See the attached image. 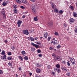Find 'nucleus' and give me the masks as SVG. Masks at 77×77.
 <instances>
[{
    "label": "nucleus",
    "mask_w": 77,
    "mask_h": 77,
    "mask_svg": "<svg viewBox=\"0 0 77 77\" xmlns=\"http://www.w3.org/2000/svg\"><path fill=\"white\" fill-rule=\"evenodd\" d=\"M57 72L58 73H59V72H61V70H60V69H58L57 70Z\"/></svg>",
    "instance_id": "35"
},
{
    "label": "nucleus",
    "mask_w": 77,
    "mask_h": 77,
    "mask_svg": "<svg viewBox=\"0 0 77 77\" xmlns=\"http://www.w3.org/2000/svg\"><path fill=\"white\" fill-rule=\"evenodd\" d=\"M8 64L9 66H12V63L11 62H9Z\"/></svg>",
    "instance_id": "22"
},
{
    "label": "nucleus",
    "mask_w": 77,
    "mask_h": 77,
    "mask_svg": "<svg viewBox=\"0 0 77 77\" xmlns=\"http://www.w3.org/2000/svg\"><path fill=\"white\" fill-rule=\"evenodd\" d=\"M20 8L21 9H25V7H24V6H21Z\"/></svg>",
    "instance_id": "49"
},
{
    "label": "nucleus",
    "mask_w": 77,
    "mask_h": 77,
    "mask_svg": "<svg viewBox=\"0 0 77 77\" xmlns=\"http://www.w3.org/2000/svg\"><path fill=\"white\" fill-rule=\"evenodd\" d=\"M61 69L63 70V71H67V70H68V69H66L65 68V67L62 66L61 67Z\"/></svg>",
    "instance_id": "8"
},
{
    "label": "nucleus",
    "mask_w": 77,
    "mask_h": 77,
    "mask_svg": "<svg viewBox=\"0 0 77 77\" xmlns=\"http://www.w3.org/2000/svg\"><path fill=\"white\" fill-rule=\"evenodd\" d=\"M54 34L56 36H59V33L57 32H54Z\"/></svg>",
    "instance_id": "18"
},
{
    "label": "nucleus",
    "mask_w": 77,
    "mask_h": 77,
    "mask_svg": "<svg viewBox=\"0 0 77 77\" xmlns=\"http://www.w3.org/2000/svg\"><path fill=\"white\" fill-rule=\"evenodd\" d=\"M15 48L14 46H12L11 47V50H14Z\"/></svg>",
    "instance_id": "23"
},
{
    "label": "nucleus",
    "mask_w": 77,
    "mask_h": 77,
    "mask_svg": "<svg viewBox=\"0 0 77 77\" xmlns=\"http://www.w3.org/2000/svg\"><path fill=\"white\" fill-rule=\"evenodd\" d=\"M39 57H42V54H39Z\"/></svg>",
    "instance_id": "47"
},
{
    "label": "nucleus",
    "mask_w": 77,
    "mask_h": 77,
    "mask_svg": "<svg viewBox=\"0 0 77 77\" xmlns=\"http://www.w3.org/2000/svg\"><path fill=\"white\" fill-rule=\"evenodd\" d=\"M54 42L55 44H59V42L57 40H55Z\"/></svg>",
    "instance_id": "21"
},
{
    "label": "nucleus",
    "mask_w": 77,
    "mask_h": 77,
    "mask_svg": "<svg viewBox=\"0 0 77 77\" xmlns=\"http://www.w3.org/2000/svg\"><path fill=\"white\" fill-rule=\"evenodd\" d=\"M19 59H20L21 60H23V58L22 57H21V56H20L19 57Z\"/></svg>",
    "instance_id": "39"
},
{
    "label": "nucleus",
    "mask_w": 77,
    "mask_h": 77,
    "mask_svg": "<svg viewBox=\"0 0 77 77\" xmlns=\"http://www.w3.org/2000/svg\"><path fill=\"white\" fill-rule=\"evenodd\" d=\"M70 73H67V76H69V75H70Z\"/></svg>",
    "instance_id": "51"
},
{
    "label": "nucleus",
    "mask_w": 77,
    "mask_h": 77,
    "mask_svg": "<svg viewBox=\"0 0 77 77\" xmlns=\"http://www.w3.org/2000/svg\"><path fill=\"white\" fill-rule=\"evenodd\" d=\"M22 23H23V22L21 21V20H18L17 23V24H18V26L20 27V26H21V24Z\"/></svg>",
    "instance_id": "2"
},
{
    "label": "nucleus",
    "mask_w": 77,
    "mask_h": 77,
    "mask_svg": "<svg viewBox=\"0 0 77 77\" xmlns=\"http://www.w3.org/2000/svg\"><path fill=\"white\" fill-rule=\"evenodd\" d=\"M25 60H27L28 59H29V58H28V57L25 56L24 58Z\"/></svg>",
    "instance_id": "20"
},
{
    "label": "nucleus",
    "mask_w": 77,
    "mask_h": 77,
    "mask_svg": "<svg viewBox=\"0 0 77 77\" xmlns=\"http://www.w3.org/2000/svg\"><path fill=\"white\" fill-rule=\"evenodd\" d=\"M52 56L55 58L56 57V54H52Z\"/></svg>",
    "instance_id": "40"
},
{
    "label": "nucleus",
    "mask_w": 77,
    "mask_h": 77,
    "mask_svg": "<svg viewBox=\"0 0 77 77\" xmlns=\"http://www.w3.org/2000/svg\"><path fill=\"white\" fill-rule=\"evenodd\" d=\"M75 20H74V19L73 18H71L69 20L70 22H71V23H74V22Z\"/></svg>",
    "instance_id": "10"
},
{
    "label": "nucleus",
    "mask_w": 77,
    "mask_h": 77,
    "mask_svg": "<svg viewBox=\"0 0 77 77\" xmlns=\"http://www.w3.org/2000/svg\"><path fill=\"white\" fill-rule=\"evenodd\" d=\"M51 44L53 45H54L56 44H55V43L54 42V41H53L51 42Z\"/></svg>",
    "instance_id": "24"
},
{
    "label": "nucleus",
    "mask_w": 77,
    "mask_h": 77,
    "mask_svg": "<svg viewBox=\"0 0 77 77\" xmlns=\"http://www.w3.org/2000/svg\"><path fill=\"white\" fill-rule=\"evenodd\" d=\"M26 74H23V77H26Z\"/></svg>",
    "instance_id": "59"
},
{
    "label": "nucleus",
    "mask_w": 77,
    "mask_h": 77,
    "mask_svg": "<svg viewBox=\"0 0 77 77\" xmlns=\"http://www.w3.org/2000/svg\"><path fill=\"white\" fill-rule=\"evenodd\" d=\"M7 59L9 60H11L12 59V57H8L7 58Z\"/></svg>",
    "instance_id": "28"
},
{
    "label": "nucleus",
    "mask_w": 77,
    "mask_h": 77,
    "mask_svg": "<svg viewBox=\"0 0 77 77\" xmlns=\"http://www.w3.org/2000/svg\"><path fill=\"white\" fill-rule=\"evenodd\" d=\"M8 55H11V54H12V53H11V52H10L8 53Z\"/></svg>",
    "instance_id": "43"
},
{
    "label": "nucleus",
    "mask_w": 77,
    "mask_h": 77,
    "mask_svg": "<svg viewBox=\"0 0 77 77\" xmlns=\"http://www.w3.org/2000/svg\"><path fill=\"white\" fill-rule=\"evenodd\" d=\"M4 42L6 44H7L8 43V40H5L4 41Z\"/></svg>",
    "instance_id": "50"
},
{
    "label": "nucleus",
    "mask_w": 77,
    "mask_h": 77,
    "mask_svg": "<svg viewBox=\"0 0 77 77\" xmlns=\"http://www.w3.org/2000/svg\"><path fill=\"white\" fill-rule=\"evenodd\" d=\"M13 11H14V13L15 14H17V12H18V10H17V9L16 8H14Z\"/></svg>",
    "instance_id": "9"
},
{
    "label": "nucleus",
    "mask_w": 77,
    "mask_h": 77,
    "mask_svg": "<svg viewBox=\"0 0 77 77\" xmlns=\"http://www.w3.org/2000/svg\"><path fill=\"white\" fill-rule=\"evenodd\" d=\"M1 59H5L4 60H5V61H6V55H5L4 56H2L1 57Z\"/></svg>",
    "instance_id": "6"
},
{
    "label": "nucleus",
    "mask_w": 77,
    "mask_h": 77,
    "mask_svg": "<svg viewBox=\"0 0 77 77\" xmlns=\"http://www.w3.org/2000/svg\"><path fill=\"white\" fill-rule=\"evenodd\" d=\"M30 38H31L30 40L32 41H34V38L32 37H30Z\"/></svg>",
    "instance_id": "38"
},
{
    "label": "nucleus",
    "mask_w": 77,
    "mask_h": 77,
    "mask_svg": "<svg viewBox=\"0 0 77 77\" xmlns=\"http://www.w3.org/2000/svg\"><path fill=\"white\" fill-rule=\"evenodd\" d=\"M25 18V15H23L22 16V18Z\"/></svg>",
    "instance_id": "64"
},
{
    "label": "nucleus",
    "mask_w": 77,
    "mask_h": 77,
    "mask_svg": "<svg viewBox=\"0 0 77 77\" xmlns=\"http://www.w3.org/2000/svg\"><path fill=\"white\" fill-rule=\"evenodd\" d=\"M75 31L76 33H77V28L75 29Z\"/></svg>",
    "instance_id": "52"
},
{
    "label": "nucleus",
    "mask_w": 77,
    "mask_h": 77,
    "mask_svg": "<svg viewBox=\"0 0 77 77\" xmlns=\"http://www.w3.org/2000/svg\"><path fill=\"white\" fill-rule=\"evenodd\" d=\"M32 11L34 14H36V10H35V8H32Z\"/></svg>",
    "instance_id": "11"
},
{
    "label": "nucleus",
    "mask_w": 77,
    "mask_h": 77,
    "mask_svg": "<svg viewBox=\"0 0 77 77\" xmlns=\"http://www.w3.org/2000/svg\"><path fill=\"white\" fill-rule=\"evenodd\" d=\"M47 67L48 69H50V68H51V66L50 65H49Z\"/></svg>",
    "instance_id": "44"
},
{
    "label": "nucleus",
    "mask_w": 77,
    "mask_h": 77,
    "mask_svg": "<svg viewBox=\"0 0 77 77\" xmlns=\"http://www.w3.org/2000/svg\"><path fill=\"white\" fill-rule=\"evenodd\" d=\"M70 61H71L72 63L73 64V65H75V59H74L73 58H70Z\"/></svg>",
    "instance_id": "1"
},
{
    "label": "nucleus",
    "mask_w": 77,
    "mask_h": 77,
    "mask_svg": "<svg viewBox=\"0 0 77 77\" xmlns=\"http://www.w3.org/2000/svg\"><path fill=\"white\" fill-rule=\"evenodd\" d=\"M17 7L18 6L17 5H13V7L14 8H17Z\"/></svg>",
    "instance_id": "34"
},
{
    "label": "nucleus",
    "mask_w": 77,
    "mask_h": 77,
    "mask_svg": "<svg viewBox=\"0 0 77 77\" xmlns=\"http://www.w3.org/2000/svg\"><path fill=\"white\" fill-rule=\"evenodd\" d=\"M31 6L32 9L35 8V5H34V4H32Z\"/></svg>",
    "instance_id": "25"
},
{
    "label": "nucleus",
    "mask_w": 77,
    "mask_h": 77,
    "mask_svg": "<svg viewBox=\"0 0 77 77\" xmlns=\"http://www.w3.org/2000/svg\"><path fill=\"white\" fill-rule=\"evenodd\" d=\"M23 34H25V35H28L29 34V32L28 30H27V29L23 30Z\"/></svg>",
    "instance_id": "3"
},
{
    "label": "nucleus",
    "mask_w": 77,
    "mask_h": 77,
    "mask_svg": "<svg viewBox=\"0 0 77 77\" xmlns=\"http://www.w3.org/2000/svg\"><path fill=\"white\" fill-rule=\"evenodd\" d=\"M64 27H66V24H64Z\"/></svg>",
    "instance_id": "60"
},
{
    "label": "nucleus",
    "mask_w": 77,
    "mask_h": 77,
    "mask_svg": "<svg viewBox=\"0 0 77 77\" xmlns=\"http://www.w3.org/2000/svg\"><path fill=\"white\" fill-rule=\"evenodd\" d=\"M54 59L55 60H58L59 61L61 60V58L60 57L57 56L54 58Z\"/></svg>",
    "instance_id": "4"
},
{
    "label": "nucleus",
    "mask_w": 77,
    "mask_h": 77,
    "mask_svg": "<svg viewBox=\"0 0 77 77\" xmlns=\"http://www.w3.org/2000/svg\"><path fill=\"white\" fill-rule=\"evenodd\" d=\"M24 4H26V5H28L29 4V2H27V1H26V3H25Z\"/></svg>",
    "instance_id": "57"
},
{
    "label": "nucleus",
    "mask_w": 77,
    "mask_h": 77,
    "mask_svg": "<svg viewBox=\"0 0 77 77\" xmlns=\"http://www.w3.org/2000/svg\"><path fill=\"white\" fill-rule=\"evenodd\" d=\"M26 0H22V2L23 3H26Z\"/></svg>",
    "instance_id": "19"
},
{
    "label": "nucleus",
    "mask_w": 77,
    "mask_h": 77,
    "mask_svg": "<svg viewBox=\"0 0 77 77\" xmlns=\"http://www.w3.org/2000/svg\"><path fill=\"white\" fill-rule=\"evenodd\" d=\"M30 76H31L32 75V73H29Z\"/></svg>",
    "instance_id": "58"
},
{
    "label": "nucleus",
    "mask_w": 77,
    "mask_h": 77,
    "mask_svg": "<svg viewBox=\"0 0 77 77\" xmlns=\"http://www.w3.org/2000/svg\"><path fill=\"white\" fill-rule=\"evenodd\" d=\"M41 72V69H39V73H40Z\"/></svg>",
    "instance_id": "54"
},
{
    "label": "nucleus",
    "mask_w": 77,
    "mask_h": 77,
    "mask_svg": "<svg viewBox=\"0 0 77 77\" xmlns=\"http://www.w3.org/2000/svg\"><path fill=\"white\" fill-rule=\"evenodd\" d=\"M1 13L3 14H5V12L4 11H1Z\"/></svg>",
    "instance_id": "46"
},
{
    "label": "nucleus",
    "mask_w": 77,
    "mask_h": 77,
    "mask_svg": "<svg viewBox=\"0 0 77 77\" xmlns=\"http://www.w3.org/2000/svg\"><path fill=\"white\" fill-rule=\"evenodd\" d=\"M3 74V71L0 70V74Z\"/></svg>",
    "instance_id": "48"
},
{
    "label": "nucleus",
    "mask_w": 77,
    "mask_h": 77,
    "mask_svg": "<svg viewBox=\"0 0 77 77\" xmlns=\"http://www.w3.org/2000/svg\"><path fill=\"white\" fill-rule=\"evenodd\" d=\"M61 47V46L60 45H58V46H57V48L58 49H59V48H60Z\"/></svg>",
    "instance_id": "29"
},
{
    "label": "nucleus",
    "mask_w": 77,
    "mask_h": 77,
    "mask_svg": "<svg viewBox=\"0 0 77 77\" xmlns=\"http://www.w3.org/2000/svg\"><path fill=\"white\" fill-rule=\"evenodd\" d=\"M41 50L39 49V53H41Z\"/></svg>",
    "instance_id": "63"
},
{
    "label": "nucleus",
    "mask_w": 77,
    "mask_h": 77,
    "mask_svg": "<svg viewBox=\"0 0 77 77\" xmlns=\"http://www.w3.org/2000/svg\"><path fill=\"white\" fill-rule=\"evenodd\" d=\"M21 53L22 54H23V55L24 56V54H26V52H25V51H22L21 52Z\"/></svg>",
    "instance_id": "15"
},
{
    "label": "nucleus",
    "mask_w": 77,
    "mask_h": 77,
    "mask_svg": "<svg viewBox=\"0 0 77 77\" xmlns=\"http://www.w3.org/2000/svg\"><path fill=\"white\" fill-rule=\"evenodd\" d=\"M51 39V37H48V41H50V39Z\"/></svg>",
    "instance_id": "36"
},
{
    "label": "nucleus",
    "mask_w": 77,
    "mask_h": 77,
    "mask_svg": "<svg viewBox=\"0 0 77 77\" xmlns=\"http://www.w3.org/2000/svg\"><path fill=\"white\" fill-rule=\"evenodd\" d=\"M36 71L37 73H39V69L38 68L37 69H36Z\"/></svg>",
    "instance_id": "41"
},
{
    "label": "nucleus",
    "mask_w": 77,
    "mask_h": 77,
    "mask_svg": "<svg viewBox=\"0 0 77 77\" xmlns=\"http://www.w3.org/2000/svg\"><path fill=\"white\" fill-rule=\"evenodd\" d=\"M69 8H70V9H72V10H73V9H74L73 7L72 6H70L69 7Z\"/></svg>",
    "instance_id": "42"
},
{
    "label": "nucleus",
    "mask_w": 77,
    "mask_h": 77,
    "mask_svg": "<svg viewBox=\"0 0 77 77\" xmlns=\"http://www.w3.org/2000/svg\"><path fill=\"white\" fill-rule=\"evenodd\" d=\"M39 48H41L42 47V45H41V43H39Z\"/></svg>",
    "instance_id": "31"
},
{
    "label": "nucleus",
    "mask_w": 77,
    "mask_h": 77,
    "mask_svg": "<svg viewBox=\"0 0 77 77\" xmlns=\"http://www.w3.org/2000/svg\"><path fill=\"white\" fill-rule=\"evenodd\" d=\"M70 63H71V62H70V61H68L67 63V65H68L69 66H71V64H70Z\"/></svg>",
    "instance_id": "14"
},
{
    "label": "nucleus",
    "mask_w": 77,
    "mask_h": 77,
    "mask_svg": "<svg viewBox=\"0 0 77 77\" xmlns=\"http://www.w3.org/2000/svg\"><path fill=\"white\" fill-rule=\"evenodd\" d=\"M51 6H52L54 5V4H53V3L52 2H51Z\"/></svg>",
    "instance_id": "61"
},
{
    "label": "nucleus",
    "mask_w": 77,
    "mask_h": 77,
    "mask_svg": "<svg viewBox=\"0 0 77 77\" xmlns=\"http://www.w3.org/2000/svg\"><path fill=\"white\" fill-rule=\"evenodd\" d=\"M56 67L57 68H60V66L59 65V64H57L56 65Z\"/></svg>",
    "instance_id": "13"
},
{
    "label": "nucleus",
    "mask_w": 77,
    "mask_h": 77,
    "mask_svg": "<svg viewBox=\"0 0 77 77\" xmlns=\"http://www.w3.org/2000/svg\"><path fill=\"white\" fill-rule=\"evenodd\" d=\"M1 54H2V55H4V54H5V51H2L1 53Z\"/></svg>",
    "instance_id": "26"
},
{
    "label": "nucleus",
    "mask_w": 77,
    "mask_h": 77,
    "mask_svg": "<svg viewBox=\"0 0 77 77\" xmlns=\"http://www.w3.org/2000/svg\"><path fill=\"white\" fill-rule=\"evenodd\" d=\"M6 3L7 5H8V3H9V1L8 0L7 1H6Z\"/></svg>",
    "instance_id": "45"
},
{
    "label": "nucleus",
    "mask_w": 77,
    "mask_h": 77,
    "mask_svg": "<svg viewBox=\"0 0 77 77\" xmlns=\"http://www.w3.org/2000/svg\"><path fill=\"white\" fill-rule=\"evenodd\" d=\"M38 18H37V17H35L34 18V20L35 21H38Z\"/></svg>",
    "instance_id": "30"
},
{
    "label": "nucleus",
    "mask_w": 77,
    "mask_h": 77,
    "mask_svg": "<svg viewBox=\"0 0 77 77\" xmlns=\"http://www.w3.org/2000/svg\"><path fill=\"white\" fill-rule=\"evenodd\" d=\"M16 2L18 3H21V1L19 0H16Z\"/></svg>",
    "instance_id": "16"
},
{
    "label": "nucleus",
    "mask_w": 77,
    "mask_h": 77,
    "mask_svg": "<svg viewBox=\"0 0 77 77\" xmlns=\"http://www.w3.org/2000/svg\"><path fill=\"white\" fill-rule=\"evenodd\" d=\"M53 25V22L52 21H51L48 24V25L49 26H51L52 25Z\"/></svg>",
    "instance_id": "12"
},
{
    "label": "nucleus",
    "mask_w": 77,
    "mask_h": 77,
    "mask_svg": "<svg viewBox=\"0 0 77 77\" xmlns=\"http://www.w3.org/2000/svg\"><path fill=\"white\" fill-rule=\"evenodd\" d=\"M30 1H31V2H35V0H29Z\"/></svg>",
    "instance_id": "56"
},
{
    "label": "nucleus",
    "mask_w": 77,
    "mask_h": 77,
    "mask_svg": "<svg viewBox=\"0 0 77 77\" xmlns=\"http://www.w3.org/2000/svg\"><path fill=\"white\" fill-rule=\"evenodd\" d=\"M51 74H53V75H54V74H55V73L54 72H51Z\"/></svg>",
    "instance_id": "53"
},
{
    "label": "nucleus",
    "mask_w": 77,
    "mask_h": 77,
    "mask_svg": "<svg viewBox=\"0 0 77 77\" xmlns=\"http://www.w3.org/2000/svg\"><path fill=\"white\" fill-rule=\"evenodd\" d=\"M54 12H59V10L57 9H55Z\"/></svg>",
    "instance_id": "32"
},
{
    "label": "nucleus",
    "mask_w": 77,
    "mask_h": 77,
    "mask_svg": "<svg viewBox=\"0 0 77 77\" xmlns=\"http://www.w3.org/2000/svg\"><path fill=\"white\" fill-rule=\"evenodd\" d=\"M63 11L62 10H60L59 11V14H63Z\"/></svg>",
    "instance_id": "27"
},
{
    "label": "nucleus",
    "mask_w": 77,
    "mask_h": 77,
    "mask_svg": "<svg viewBox=\"0 0 77 77\" xmlns=\"http://www.w3.org/2000/svg\"><path fill=\"white\" fill-rule=\"evenodd\" d=\"M32 45H33V46H34V47H35L36 48H38L39 46L38 45H37L33 43H32Z\"/></svg>",
    "instance_id": "7"
},
{
    "label": "nucleus",
    "mask_w": 77,
    "mask_h": 77,
    "mask_svg": "<svg viewBox=\"0 0 77 77\" xmlns=\"http://www.w3.org/2000/svg\"><path fill=\"white\" fill-rule=\"evenodd\" d=\"M54 4L53 5H52V8H54Z\"/></svg>",
    "instance_id": "62"
},
{
    "label": "nucleus",
    "mask_w": 77,
    "mask_h": 77,
    "mask_svg": "<svg viewBox=\"0 0 77 77\" xmlns=\"http://www.w3.org/2000/svg\"><path fill=\"white\" fill-rule=\"evenodd\" d=\"M73 16L74 17H77V14L74 13L73 14Z\"/></svg>",
    "instance_id": "37"
},
{
    "label": "nucleus",
    "mask_w": 77,
    "mask_h": 77,
    "mask_svg": "<svg viewBox=\"0 0 77 77\" xmlns=\"http://www.w3.org/2000/svg\"><path fill=\"white\" fill-rule=\"evenodd\" d=\"M45 33H44V37L45 38H47V36H48V33H47V31H45Z\"/></svg>",
    "instance_id": "5"
},
{
    "label": "nucleus",
    "mask_w": 77,
    "mask_h": 77,
    "mask_svg": "<svg viewBox=\"0 0 77 77\" xmlns=\"http://www.w3.org/2000/svg\"><path fill=\"white\" fill-rule=\"evenodd\" d=\"M31 50L33 52L35 51V49L34 48H31Z\"/></svg>",
    "instance_id": "33"
},
{
    "label": "nucleus",
    "mask_w": 77,
    "mask_h": 77,
    "mask_svg": "<svg viewBox=\"0 0 77 77\" xmlns=\"http://www.w3.org/2000/svg\"><path fill=\"white\" fill-rule=\"evenodd\" d=\"M49 49L51 50L53 49V48H52V47H50L49 48Z\"/></svg>",
    "instance_id": "55"
},
{
    "label": "nucleus",
    "mask_w": 77,
    "mask_h": 77,
    "mask_svg": "<svg viewBox=\"0 0 77 77\" xmlns=\"http://www.w3.org/2000/svg\"><path fill=\"white\" fill-rule=\"evenodd\" d=\"M2 5L3 6H5L7 5L6 3L5 2H3Z\"/></svg>",
    "instance_id": "17"
}]
</instances>
